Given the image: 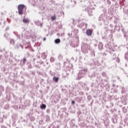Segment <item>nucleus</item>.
I'll return each mask as SVG.
<instances>
[{
    "instance_id": "39448f33",
    "label": "nucleus",
    "mask_w": 128,
    "mask_h": 128,
    "mask_svg": "<svg viewBox=\"0 0 128 128\" xmlns=\"http://www.w3.org/2000/svg\"><path fill=\"white\" fill-rule=\"evenodd\" d=\"M54 42L55 44H60V40L57 38L54 40Z\"/></svg>"
},
{
    "instance_id": "9d476101",
    "label": "nucleus",
    "mask_w": 128,
    "mask_h": 128,
    "mask_svg": "<svg viewBox=\"0 0 128 128\" xmlns=\"http://www.w3.org/2000/svg\"><path fill=\"white\" fill-rule=\"evenodd\" d=\"M51 20H56V16H52V18H51Z\"/></svg>"
},
{
    "instance_id": "f3484780",
    "label": "nucleus",
    "mask_w": 128,
    "mask_h": 128,
    "mask_svg": "<svg viewBox=\"0 0 128 128\" xmlns=\"http://www.w3.org/2000/svg\"><path fill=\"white\" fill-rule=\"evenodd\" d=\"M88 14H90V10H88Z\"/></svg>"
},
{
    "instance_id": "7ed1b4c3",
    "label": "nucleus",
    "mask_w": 128,
    "mask_h": 128,
    "mask_svg": "<svg viewBox=\"0 0 128 128\" xmlns=\"http://www.w3.org/2000/svg\"><path fill=\"white\" fill-rule=\"evenodd\" d=\"M86 34L87 36H92V30H86Z\"/></svg>"
},
{
    "instance_id": "9b49d317",
    "label": "nucleus",
    "mask_w": 128,
    "mask_h": 128,
    "mask_svg": "<svg viewBox=\"0 0 128 128\" xmlns=\"http://www.w3.org/2000/svg\"><path fill=\"white\" fill-rule=\"evenodd\" d=\"M50 60V62H54V58L53 57H52Z\"/></svg>"
},
{
    "instance_id": "dca6fc26",
    "label": "nucleus",
    "mask_w": 128,
    "mask_h": 128,
    "mask_svg": "<svg viewBox=\"0 0 128 128\" xmlns=\"http://www.w3.org/2000/svg\"><path fill=\"white\" fill-rule=\"evenodd\" d=\"M40 26H42V24H40Z\"/></svg>"
},
{
    "instance_id": "2eb2a0df",
    "label": "nucleus",
    "mask_w": 128,
    "mask_h": 128,
    "mask_svg": "<svg viewBox=\"0 0 128 128\" xmlns=\"http://www.w3.org/2000/svg\"><path fill=\"white\" fill-rule=\"evenodd\" d=\"M46 40V38H44V40Z\"/></svg>"
},
{
    "instance_id": "1a4fd4ad",
    "label": "nucleus",
    "mask_w": 128,
    "mask_h": 128,
    "mask_svg": "<svg viewBox=\"0 0 128 128\" xmlns=\"http://www.w3.org/2000/svg\"><path fill=\"white\" fill-rule=\"evenodd\" d=\"M124 56H125V58H126V60H128V53H126Z\"/></svg>"
},
{
    "instance_id": "6e6552de",
    "label": "nucleus",
    "mask_w": 128,
    "mask_h": 128,
    "mask_svg": "<svg viewBox=\"0 0 128 128\" xmlns=\"http://www.w3.org/2000/svg\"><path fill=\"white\" fill-rule=\"evenodd\" d=\"M10 44H14V40H11L10 41Z\"/></svg>"
},
{
    "instance_id": "0eeeda50",
    "label": "nucleus",
    "mask_w": 128,
    "mask_h": 128,
    "mask_svg": "<svg viewBox=\"0 0 128 128\" xmlns=\"http://www.w3.org/2000/svg\"><path fill=\"white\" fill-rule=\"evenodd\" d=\"M53 80H54V82H58V78L54 76L53 78Z\"/></svg>"
},
{
    "instance_id": "423d86ee",
    "label": "nucleus",
    "mask_w": 128,
    "mask_h": 128,
    "mask_svg": "<svg viewBox=\"0 0 128 128\" xmlns=\"http://www.w3.org/2000/svg\"><path fill=\"white\" fill-rule=\"evenodd\" d=\"M23 22L25 23V24H28V22H30V21L28 20V19L26 18H24L23 20Z\"/></svg>"
},
{
    "instance_id": "ddd939ff",
    "label": "nucleus",
    "mask_w": 128,
    "mask_h": 128,
    "mask_svg": "<svg viewBox=\"0 0 128 128\" xmlns=\"http://www.w3.org/2000/svg\"><path fill=\"white\" fill-rule=\"evenodd\" d=\"M0 88H2V90H4V87H2V86H0Z\"/></svg>"
},
{
    "instance_id": "f257e3e1",
    "label": "nucleus",
    "mask_w": 128,
    "mask_h": 128,
    "mask_svg": "<svg viewBox=\"0 0 128 128\" xmlns=\"http://www.w3.org/2000/svg\"><path fill=\"white\" fill-rule=\"evenodd\" d=\"M86 72H88V69H84V70L80 71L78 74V78H77V80H80L82 78H84Z\"/></svg>"
},
{
    "instance_id": "20e7f679",
    "label": "nucleus",
    "mask_w": 128,
    "mask_h": 128,
    "mask_svg": "<svg viewBox=\"0 0 128 128\" xmlns=\"http://www.w3.org/2000/svg\"><path fill=\"white\" fill-rule=\"evenodd\" d=\"M46 104H42L40 106V108L42 110H46Z\"/></svg>"
},
{
    "instance_id": "f03ea898",
    "label": "nucleus",
    "mask_w": 128,
    "mask_h": 128,
    "mask_svg": "<svg viewBox=\"0 0 128 128\" xmlns=\"http://www.w3.org/2000/svg\"><path fill=\"white\" fill-rule=\"evenodd\" d=\"M24 5L20 4L18 6L19 14H24Z\"/></svg>"
},
{
    "instance_id": "f8f14e48",
    "label": "nucleus",
    "mask_w": 128,
    "mask_h": 128,
    "mask_svg": "<svg viewBox=\"0 0 128 128\" xmlns=\"http://www.w3.org/2000/svg\"><path fill=\"white\" fill-rule=\"evenodd\" d=\"M26 60L25 58H24L23 60L24 62H26Z\"/></svg>"
},
{
    "instance_id": "4468645a",
    "label": "nucleus",
    "mask_w": 128,
    "mask_h": 128,
    "mask_svg": "<svg viewBox=\"0 0 128 128\" xmlns=\"http://www.w3.org/2000/svg\"><path fill=\"white\" fill-rule=\"evenodd\" d=\"M72 104H76V102L74 101H72Z\"/></svg>"
}]
</instances>
